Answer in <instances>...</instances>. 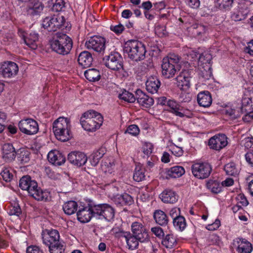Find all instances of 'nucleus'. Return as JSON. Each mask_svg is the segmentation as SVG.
<instances>
[{
  "instance_id": "obj_1",
  "label": "nucleus",
  "mask_w": 253,
  "mask_h": 253,
  "mask_svg": "<svg viewBox=\"0 0 253 253\" xmlns=\"http://www.w3.org/2000/svg\"><path fill=\"white\" fill-rule=\"evenodd\" d=\"M71 123L70 119L60 117L52 124V129L57 139L65 142L72 137Z\"/></svg>"
},
{
  "instance_id": "obj_2",
  "label": "nucleus",
  "mask_w": 253,
  "mask_h": 253,
  "mask_svg": "<svg viewBox=\"0 0 253 253\" xmlns=\"http://www.w3.org/2000/svg\"><path fill=\"white\" fill-rule=\"evenodd\" d=\"M103 121V117L100 113L93 110H89L82 115L80 123L85 130L93 132L100 128Z\"/></svg>"
},
{
  "instance_id": "obj_3",
  "label": "nucleus",
  "mask_w": 253,
  "mask_h": 253,
  "mask_svg": "<svg viewBox=\"0 0 253 253\" xmlns=\"http://www.w3.org/2000/svg\"><path fill=\"white\" fill-rule=\"evenodd\" d=\"M123 50L129 58L135 61L143 60L146 52L145 45L137 40H129L126 42Z\"/></svg>"
},
{
  "instance_id": "obj_4",
  "label": "nucleus",
  "mask_w": 253,
  "mask_h": 253,
  "mask_svg": "<svg viewBox=\"0 0 253 253\" xmlns=\"http://www.w3.org/2000/svg\"><path fill=\"white\" fill-rule=\"evenodd\" d=\"M50 47L55 52L60 54H67L72 48L71 39L65 34L54 37L50 42Z\"/></svg>"
},
{
  "instance_id": "obj_5",
  "label": "nucleus",
  "mask_w": 253,
  "mask_h": 253,
  "mask_svg": "<svg viewBox=\"0 0 253 253\" xmlns=\"http://www.w3.org/2000/svg\"><path fill=\"white\" fill-rule=\"evenodd\" d=\"M179 61V57L174 54L164 58L161 65L162 76L166 79L172 78L177 71L176 65Z\"/></svg>"
},
{
  "instance_id": "obj_6",
  "label": "nucleus",
  "mask_w": 253,
  "mask_h": 253,
  "mask_svg": "<svg viewBox=\"0 0 253 253\" xmlns=\"http://www.w3.org/2000/svg\"><path fill=\"white\" fill-rule=\"evenodd\" d=\"M211 59L212 56L208 51L200 52L198 58V66L201 70L203 78L205 80H209L212 77Z\"/></svg>"
},
{
  "instance_id": "obj_7",
  "label": "nucleus",
  "mask_w": 253,
  "mask_h": 253,
  "mask_svg": "<svg viewBox=\"0 0 253 253\" xmlns=\"http://www.w3.org/2000/svg\"><path fill=\"white\" fill-rule=\"evenodd\" d=\"M93 211L94 217L98 219H105L110 221L114 217V209L107 204L94 205Z\"/></svg>"
},
{
  "instance_id": "obj_8",
  "label": "nucleus",
  "mask_w": 253,
  "mask_h": 253,
  "mask_svg": "<svg viewBox=\"0 0 253 253\" xmlns=\"http://www.w3.org/2000/svg\"><path fill=\"white\" fill-rule=\"evenodd\" d=\"M64 22L65 19L63 16L54 15L44 18L42 26L48 31H56L63 26Z\"/></svg>"
},
{
  "instance_id": "obj_9",
  "label": "nucleus",
  "mask_w": 253,
  "mask_h": 253,
  "mask_svg": "<svg viewBox=\"0 0 253 253\" xmlns=\"http://www.w3.org/2000/svg\"><path fill=\"white\" fill-rule=\"evenodd\" d=\"M238 6L236 11L231 15V18L235 21L244 20L250 12L252 2L248 0H238Z\"/></svg>"
},
{
  "instance_id": "obj_10",
  "label": "nucleus",
  "mask_w": 253,
  "mask_h": 253,
  "mask_svg": "<svg viewBox=\"0 0 253 253\" xmlns=\"http://www.w3.org/2000/svg\"><path fill=\"white\" fill-rule=\"evenodd\" d=\"M18 127L22 133L29 135L36 134L39 129L37 121L31 118L23 119L20 121Z\"/></svg>"
},
{
  "instance_id": "obj_11",
  "label": "nucleus",
  "mask_w": 253,
  "mask_h": 253,
  "mask_svg": "<svg viewBox=\"0 0 253 253\" xmlns=\"http://www.w3.org/2000/svg\"><path fill=\"white\" fill-rule=\"evenodd\" d=\"M191 169L195 177L199 179H204L210 175L211 168L208 163H197L192 166Z\"/></svg>"
},
{
  "instance_id": "obj_12",
  "label": "nucleus",
  "mask_w": 253,
  "mask_h": 253,
  "mask_svg": "<svg viewBox=\"0 0 253 253\" xmlns=\"http://www.w3.org/2000/svg\"><path fill=\"white\" fill-rule=\"evenodd\" d=\"M122 57L118 52L111 53L103 59L105 66L113 70H118L122 68Z\"/></svg>"
},
{
  "instance_id": "obj_13",
  "label": "nucleus",
  "mask_w": 253,
  "mask_h": 253,
  "mask_svg": "<svg viewBox=\"0 0 253 253\" xmlns=\"http://www.w3.org/2000/svg\"><path fill=\"white\" fill-rule=\"evenodd\" d=\"M18 71L17 65L13 62L6 61L0 63V75L4 78L14 77Z\"/></svg>"
},
{
  "instance_id": "obj_14",
  "label": "nucleus",
  "mask_w": 253,
  "mask_h": 253,
  "mask_svg": "<svg viewBox=\"0 0 253 253\" xmlns=\"http://www.w3.org/2000/svg\"><path fill=\"white\" fill-rule=\"evenodd\" d=\"M105 39L100 36H93L90 38L85 42L88 49H91L97 52H101L105 48Z\"/></svg>"
},
{
  "instance_id": "obj_15",
  "label": "nucleus",
  "mask_w": 253,
  "mask_h": 253,
  "mask_svg": "<svg viewBox=\"0 0 253 253\" xmlns=\"http://www.w3.org/2000/svg\"><path fill=\"white\" fill-rule=\"evenodd\" d=\"M190 74L187 70H182L175 78L177 86L181 90L187 91L190 87Z\"/></svg>"
},
{
  "instance_id": "obj_16",
  "label": "nucleus",
  "mask_w": 253,
  "mask_h": 253,
  "mask_svg": "<svg viewBox=\"0 0 253 253\" xmlns=\"http://www.w3.org/2000/svg\"><path fill=\"white\" fill-rule=\"evenodd\" d=\"M94 206L89 205L86 206L80 207L77 212L78 220L82 223L89 222L92 217H94Z\"/></svg>"
},
{
  "instance_id": "obj_17",
  "label": "nucleus",
  "mask_w": 253,
  "mask_h": 253,
  "mask_svg": "<svg viewBox=\"0 0 253 253\" xmlns=\"http://www.w3.org/2000/svg\"><path fill=\"white\" fill-rule=\"evenodd\" d=\"M232 248L238 253H251L253 250L252 245L245 239L237 238L235 239L232 244Z\"/></svg>"
},
{
  "instance_id": "obj_18",
  "label": "nucleus",
  "mask_w": 253,
  "mask_h": 253,
  "mask_svg": "<svg viewBox=\"0 0 253 253\" xmlns=\"http://www.w3.org/2000/svg\"><path fill=\"white\" fill-rule=\"evenodd\" d=\"M43 243L50 246L59 241L60 235L57 230L55 229H45L42 233Z\"/></svg>"
},
{
  "instance_id": "obj_19",
  "label": "nucleus",
  "mask_w": 253,
  "mask_h": 253,
  "mask_svg": "<svg viewBox=\"0 0 253 253\" xmlns=\"http://www.w3.org/2000/svg\"><path fill=\"white\" fill-rule=\"evenodd\" d=\"M131 227L132 235L137 237L140 242H144L148 240V233L141 223L139 222H133Z\"/></svg>"
},
{
  "instance_id": "obj_20",
  "label": "nucleus",
  "mask_w": 253,
  "mask_h": 253,
  "mask_svg": "<svg viewBox=\"0 0 253 253\" xmlns=\"http://www.w3.org/2000/svg\"><path fill=\"white\" fill-rule=\"evenodd\" d=\"M19 34L28 47L33 49L37 48V42L39 39V35L37 33L31 32L30 33H26L22 30H19Z\"/></svg>"
},
{
  "instance_id": "obj_21",
  "label": "nucleus",
  "mask_w": 253,
  "mask_h": 253,
  "mask_svg": "<svg viewBox=\"0 0 253 253\" xmlns=\"http://www.w3.org/2000/svg\"><path fill=\"white\" fill-rule=\"evenodd\" d=\"M26 3L27 12L31 16L39 15L42 11L43 6L38 0H24Z\"/></svg>"
},
{
  "instance_id": "obj_22",
  "label": "nucleus",
  "mask_w": 253,
  "mask_h": 253,
  "mask_svg": "<svg viewBox=\"0 0 253 253\" xmlns=\"http://www.w3.org/2000/svg\"><path fill=\"white\" fill-rule=\"evenodd\" d=\"M68 160L73 165L80 167L86 163L87 158L83 152L73 151L68 154Z\"/></svg>"
},
{
  "instance_id": "obj_23",
  "label": "nucleus",
  "mask_w": 253,
  "mask_h": 253,
  "mask_svg": "<svg viewBox=\"0 0 253 253\" xmlns=\"http://www.w3.org/2000/svg\"><path fill=\"white\" fill-rule=\"evenodd\" d=\"M227 144V137L223 134L215 135L211 138L209 141L210 147L216 150H219L222 149Z\"/></svg>"
},
{
  "instance_id": "obj_24",
  "label": "nucleus",
  "mask_w": 253,
  "mask_h": 253,
  "mask_svg": "<svg viewBox=\"0 0 253 253\" xmlns=\"http://www.w3.org/2000/svg\"><path fill=\"white\" fill-rule=\"evenodd\" d=\"M253 110V91L245 89L242 99L241 111Z\"/></svg>"
},
{
  "instance_id": "obj_25",
  "label": "nucleus",
  "mask_w": 253,
  "mask_h": 253,
  "mask_svg": "<svg viewBox=\"0 0 253 253\" xmlns=\"http://www.w3.org/2000/svg\"><path fill=\"white\" fill-rule=\"evenodd\" d=\"M136 95L137 102L142 107L144 108H149L154 104L153 99L146 95L141 90H137L136 91Z\"/></svg>"
},
{
  "instance_id": "obj_26",
  "label": "nucleus",
  "mask_w": 253,
  "mask_h": 253,
  "mask_svg": "<svg viewBox=\"0 0 253 253\" xmlns=\"http://www.w3.org/2000/svg\"><path fill=\"white\" fill-rule=\"evenodd\" d=\"M29 195L38 201H47L50 198V193L47 190H43L38 186L30 190Z\"/></svg>"
},
{
  "instance_id": "obj_27",
  "label": "nucleus",
  "mask_w": 253,
  "mask_h": 253,
  "mask_svg": "<svg viewBox=\"0 0 253 253\" xmlns=\"http://www.w3.org/2000/svg\"><path fill=\"white\" fill-rule=\"evenodd\" d=\"M16 157V152L13 145L9 143L4 144L2 147V158L6 162H11Z\"/></svg>"
},
{
  "instance_id": "obj_28",
  "label": "nucleus",
  "mask_w": 253,
  "mask_h": 253,
  "mask_svg": "<svg viewBox=\"0 0 253 253\" xmlns=\"http://www.w3.org/2000/svg\"><path fill=\"white\" fill-rule=\"evenodd\" d=\"M197 101L200 106L207 108L211 106L212 103V98L208 91H203L197 95Z\"/></svg>"
},
{
  "instance_id": "obj_29",
  "label": "nucleus",
  "mask_w": 253,
  "mask_h": 253,
  "mask_svg": "<svg viewBox=\"0 0 253 253\" xmlns=\"http://www.w3.org/2000/svg\"><path fill=\"white\" fill-rule=\"evenodd\" d=\"M47 158L50 163L57 166L61 165L65 162V158L57 150L50 151L47 155Z\"/></svg>"
},
{
  "instance_id": "obj_30",
  "label": "nucleus",
  "mask_w": 253,
  "mask_h": 253,
  "mask_svg": "<svg viewBox=\"0 0 253 253\" xmlns=\"http://www.w3.org/2000/svg\"><path fill=\"white\" fill-rule=\"evenodd\" d=\"M122 237L125 239L129 249L132 250L137 248L140 242L137 237L130 232H125L122 233Z\"/></svg>"
},
{
  "instance_id": "obj_31",
  "label": "nucleus",
  "mask_w": 253,
  "mask_h": 253,
  "mask_svg": "<svg viewBox=\"0 0 253 253\" xmlns=\"http://www.w3.org/2000/svg\"><path fill=\"white\" fill-rule=\"evenodd\" d=\"M20 187L24 190H27L30 194V190L36 188L37 183L35 180H32L29 176H24L20 180Z\"/></svg>"
},
{
  "instance_id": "obj_32",
  "label": "nucleus",
  "mask_w": 253,
  "mask_h": 253,
  "mask_svg": "<svg viewBox=\"0 0 253 253\" xmlns=\"http://www.w3.org/2000/svg\"><path fill=\"white\" fill-rule=\"evenodd\" d=\"M160 198L165 203H174L178 200V196L172 190L166 189L160 195Z\"/></svg>"
},
{
  "instance_id": "obj_33",
  "label": "nucleus",
  "mask_w": 253,
  "mask_h": 253,
  "mask_svg": "<svg viewBox=\"0 0 253 253\" xmlns=\"http://www.w3.org/2000/svg\"><path fill=\"white\" fill-rule=\"evenodd\" d=\"M160 82L155 76L149 77L146 82V88L147 90L151 93H156L160 86Z\"/></svg>"
},
{
  "instance_id": "obj_34",
  "label": "nucleus",
  "mask_w": 253,
  "mask_h": 253,
  "mask_svg": "<svg viewBox=\"0 0 253 253\" xmlns=\"http://www.w3.org/2000/svg\"><path fill=\"white\" fill-rule=\"evenodd\" d=\"M185 169L181 166H176L167 169L166 171L167 178L180 177L185 173Z\"/></svg>"
},
{
  "instance_id": "obj_35",
  "label": "nucleus",
  "mask_w": 253,
  "mask_h": 253,
  "mask_svg": "<svg viewBox=\"0 0 253 253\" xmlns=\"http://www.w3.org/2000/svg\"><path fill=\"white\" fill-rule=\"evenodd\" d=\"M167 106L169 108V111L170 112L179 117H184V114L182 112V107L175 100L169 99Z\"/></svg>"
},
{
  "instance_id": "obj_36",
  "label": "nucleus",
  "mask_w": 253,
  "mask_h": 253,
  "mask_svg": "<svg viewBox=\"0 0 253 253\" xmlns=\"http://www.w3.org/2000/svg\"><path fill=\"white\" fill-rule=\"evenodd\" d=\"M92 57L91 54L87 51H84L82 52L78 57L79 64L84 68L90 66L92 62Z\"/></svg>"
},
{
  "instance_id": "obj_37",
  "label": "nucleus",
  "mask_w": 253,
  "mask_h": 253,
  "mask_svg": "<svg viewBox=\"0 0 253 253\" xmlns=\"http://www.w3.org/2000/svg\"><path fill=\"white\" fill-rule=\"evenodd\" d=\"M101 169L106 175H114L116 170V167L113 159L104 160L101 164Z\"/></svg>"
},
{
  "instance_id": "obj_38",
  "label": "nucleus",
  "mask_w": 253,
  "mask_h": 253,
  "mask_svg": "<svg viewBox=\"0 0 253 253\" xmlns=\"http://www.w3.org/2000/svg\"><path fill=\"white\" fill-rule=\"evenodd\" d=\"M84 75L86 79L89 82H96L100 79V74L99 70L91 68L86 70Z\"/></svg>"
},
{
  "instance_id": "obj_39",
  "label": "nucleus",
  "mask_w": 253,
  "mask_h": 253,
  "mask_svg": "<svg viewBox=\"0 0 253 253\" xmlns=\"http://www.w3.org/2000/svg\"><path fill=\"white\" fill-rule=\"evenodd\" d=\"M78 204L74 201H69L63 205V210L65 214L72 215L75 213L78 209Z\"/></svg>"
},
{
  "instance_id": "obj_40",
  "label": "nucleus",
  "mask_w": 253,
  "mask_h": 253,
  "mask_svg": "<svg viewBox=\"0 0 253 253\" xmlns=\"http://www.w3.org/2000/svg\"><path fill=\"white\" fill-rule=\"evenodd\" d=\"M154 218L158 224L162 226L167 225L169 221L166 214L161 210H157L154 212Z\"/></svg>"
},
{
  "instance_id": "obj_41",
  "label": "nucleus",
  "mask_w": 253,
  "mask_h": 253,
  "mask_svg": "<svg viewBox=\"0 0 253 253\" xmlns=\"http://www.w3.org/2000/svg\"><path fill=\"white\" fill-rule=\"evenodd\" d=\"M145 169L143 167L140 165H137L135 167L133 173V179L137 182L143 180L145 178Z\"/></svg>"
},
{
  "instance_id": "obj_42",
  "label": "nucleus",
  "mask_w": 253,
  "mask_h": 253,
  "mask_svg": "<svg viewBox=\"0 0 253 253\" xmlns=\"http://www.w3.org/2000/svg\"><path fill=\"white\" fill-rule=\"evenodd\" d=\"M104 154V151L103 149H100L93 152L89 157V161L91 166H96Z\"/></svg>"
},
{
  "instance_id": "obj_43",
  "label": "nucleus",
  "mask_w": 253,
  "mask_h": 253,
  "mask_svg": "<svg viewBox=\"0 0 253 253\" xmlns=\"http://www.w3.org/2000/svg\"><path fill=\"white\" fill-rule=\"evenodd\" d=\"M162 243L167 248L171 249L176 245L177 240L173 234H168L163 239Z\"/></svg>"
},
{
  "instance_id": "obj_44",
  "label": "nucleus",
  "mask_w": 253,
  "mask_h": 253,
  "mask_svg": "<svg viewBox=\"0 0 253 253\" xmlns=\"http://www.w3.org/2000/svg\"><path fill=\"white\" fill-rule=\"evenodd\" d=\"M223 112L232 118L236 119L240 117L243 112L241 111V108L235 109L232 106H226L223 110Z\"/></svg>"
},
{
  "instance_id": "obj_45",
  "label": "nucleus",
  "mask_w": 253,
  "mask_h": 253,
  "mask_svg": "<svg viewBox=\"0 0 253 253\" xmlns=\"http://www.w3.org/2000/svg\"><path fill=\"white\" fill-rule=\"evenodd\" d=\"M194 36L198 37L204 35L207 30L205 26L201 24H195L189 28Z\"/></svg>"
},
{
  "instance_id": "obj_46",
  "label": "nucleus",
  "mask_w": 253,
  "mask_h": 253,
  "mask_svg": "<svg viewBox=\"0 0 253 253\" xmlns=\"http://www.w3.org/2000/svg\"><path fill=\"white\" fill-rule=\"evenodd\" d=\"M224 170L228 175L236 176L239 174L240 169L234 163L231 162L225 166Z\"/></svg>"
},
{
  "instance_id": "obj_47",
  "label": "nucleus",
  "mask_w": 253,
  "mask_h": 253,
  "mask_svg": "<svg viewBox=\"0 0 253 253\" xmlns=\"http://www.w3.org/2000/svg\"><path fill=\"white\" fill-rule=\"evenodd\" d=\"M30 152L25 149H20L17 152V160L22 164L28 163L30 160Z\"/></svg>"
},
{
  "instance_id": "obj_48",
  "label": "nucleus",
  "mask_w": 253,
  "mask_h": 253,
  "mask_svg": "<svg viewBox=\"0 0 253 253\" xmlns=\"http://www.w3.org/2000/svg\"><path fill=\"white\" fill-rule=\"evenodd\" d=\"M47 246L48 247L50 253H64V246L63 243L60 241Z\"/></svg>"
},
{
  "instance_id": "obj_49",
  "label": "nucleus",
  "mask_w": 253,
  "mask_h": 253,
  "mask_svg": "<svg viewBox=\"0 0 253 253\" xmlns=\"http://www.w3.org/2000/svg\"><path fill=\"white\" fill-rule=\"evenodd\" d=\"M207 188L213 193H218L221 191V186L215 180H209L207 183Z\"/></svg>"
},
{
  "instance_id": "obj_50",
  "label": "nucleus",
  "mask_w": 253,
  "mask_h": 253,
  "mask_svg": "<svg viewBox=\"0 0 253 253\" xmlns=\"http://www.w3.org/2000/svg\"><path fill=\"white\" fill-rule=\"evenodd\" d=\"M173 224L174 227L179 231H183L186 227V222L185 218L180 216L173 220Z\"/></svg>"
},
{
  "instance_id": "obj_51",
  "label": "nucleus",
  "mask_w": 253,
  "mask_h": 253,
  "mask_svg": "<svg viewBox=\"0 0 253 253\" xmlns=\"http://www.w3.org/2000/svg\"><path fill=\"white\" fill-rule=\"evenodd\" d=\"M119 97L120 99L129 103L134 102L136 99V97L132 93L126 90H124L122 93L120 94Z\"/></svg>"
},
{
  "instance_id": "obj_52",
  "label": "nucleus",
  "mask_w": 253,
  "mask_h": 253,
  "mask_svg": "<svg viewBox=\"0 0 253 253\" xmlns=\"http://www.w3.org/2000/svg\"><path fill=\"white\" fill-rule=\"evenodd\" d=\"M21 212V209L18 203L15 202L8 207V213L10 215L19 216Z\"/></svg>"
},
{
  "instance_id": "obj_53",
  "label": "nucleus",
  "mask_w": 253,
  "mask_h": 253,
  "mask_svg": "<svg viewBox=\"0 0 253 253\" xmlns=\"http://www.w3.org/2000/svg\"><path fill=\"white\" fill-rule=\"evenodd\" d=\"M12 169L9 168H4L0 172L3 179L6 182L10 181L13 178Z\"/></svg>"
},
{
  "instance_id": "obj_54",
  "label": "nucleus",
  "mask_w": 253,
  "mask_h": 253,
  "mask_svg": "<svg viewBox=\"0 0 253 253\" xmlns=\"http://www.w3.org/2000/svg\"><path fill=\"white\" fill-rule=\"evenodd\" d=\"M233 0H216V5L220 9H229L232 6Z\"/></svg>"
},
{
  "instance_id": "obj_55",
  "label": "nucleus",
  "mask_w": 253,
  "mask_h": 253,
  "mask_svg": "<svg viewBox=\"0 0 253 253\" xmlns=\"http://www.w3.org/2000/svg\"><path fill=\"white\" fill-rule=\"evenodd\" d=\"M184 51L188 56V60L191 61L196 60L198 59V55H200L201 52L200 51H198V52H197L188 47H185L184 48Z\"/></svg>"
},
{
  "instance_id": "obj_56",
  "label": "nucleus",
  "mask_w": 253,
  "mask_h": 253,
  "mask_svg": "<svg viewBox=\"0 0 253 253\" xmlns=\"http://www.w3.org/2000/svg\"><path fill=\"white\" fill-rule=\"evenodd\" d=\"M143 153L147 156H149L154 149L153 145L150 142H144L142 145Z\"/></svg>"
},
{
  "instance_id": "obj_57",
  "label": "nucleus",
  "mask_w": 253,
  "mask_h": 253,
  "mask_svg": "<svg viewBox=\"0 0 253 253\" xmlns=\"http://www.w3.org/2000/svg\"><path fill=\"white\" fill-rule=\"evenodd\" d=\"M155 33L160 37L166 36L167 35L166 26L160 25H157L155 28Z\"/></svg>"
},
{
  "instance_id": "obj_58",
  "label": "nucleus",
  "mask_w": 253,
  "mask_h": 253,
  "mask_svg": "<svg viewBox=\"0 0 253 253\" xmlns=\"http://www.w3.org/2000/svg\"><path fill=\"white\" fill-rule=\"evenodd\" d=\"M65 6V2L63 0H55L52 9L53 11L58 12L62 10Z\"/></svg>"
},
{
  "instance_id": "obj_59",
  "label": "nucleus",
  "mask_w": 253,
  "mask_h": 253,
  "mask_svg": "<svg viewBox=\"0 0 253 253\" xmlns=\"http://www.w3.org/2000/svg\"><path fill=\"white\" fill-rule=\"evenodd\" d=\"M126 132H127L133 136H136L139 133V128L137 126L135 125H131L127 127Z\"/></svg>"
},
{
  "instance_id": "obj_60",
  "label": "nucleus",
  "mask_w": 253,
  "mask_h": 253,
  "mask_svg": "<svg viewBox=\"0 0 253 253\" xmlns=\"http://www.w3.org/2000/svg\"><path fill=\"white\" fill-rule=\"evenodd\" d=\"M170 151L171 153L176 157H180L183 153L182 149L176 145L171 146Z\"/></svg>"
},
{
  "instance_id": "obj_61",
  "label": "nucleus",
  "mask_w": 253,
  "mask_h": 253,
  "mask_svg": "<svg viewBox=\"0 0 253 253\" xmlns=\"http://www.w3.org/2000/svg\"><path fill=\"white\" fill-rule=\"evenodd\" d=\"M242 143L245 147L248 149H250L253 150V138L247 137L245 138L243 141Z\"/></svg>"
},
{
  "instance_id": "obj_62",
  "label": "nucleus",
  "mask_w": 253,
  "mask_h": 253,
  "mask_svg": "<svg viewBox=\"0 0 253 253\" xmlns=\"http://www.w3.org/2000/svg\"><path fill=\"white\" fill-rule=\"evenodd\" d=\"M220 225V220L218 219H216L213 223L207 225L206 228L208 230L214 231L218 229Z\"/></svg>"
},
{
  "instance_id": "obj_63",
  "label": "nucleus",
  "mask_w": 253,
  "mask_h": 253,
  "mask_svg": "<svg viewBox=\"0 0 253 253\" xmlns=\"http://www.w3.org/2000/svg\"><path fill=\"white\" fill-rule=\"evenodd\" d=\"M247 181L248 183V188L249 192L252 196H253V174L249 175Z\"/></svg>"
},
{
  "instance_id": "obj_64",
  "label": "nucleus",
  "mask_w": 253,
  "mask_h": 253,
  "mask_svg": "<svg viewBox=\"0 0 253 253\" xmlns=\"http://www.w3.org/2000/svg\"><path fill=\"white\" fill-rule=\"evenodd\" d=\"M27 253H43L42 251L37 246H30L27 249Z\"/></svg>"
}]
</instances>
